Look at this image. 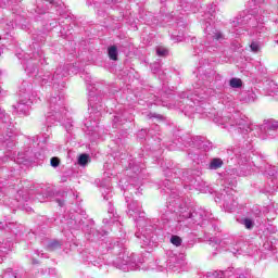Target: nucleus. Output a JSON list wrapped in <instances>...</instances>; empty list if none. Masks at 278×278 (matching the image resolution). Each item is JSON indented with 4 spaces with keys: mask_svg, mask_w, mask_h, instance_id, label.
<instances>
[{
    "mask_svg": "<svg viewBox=\"0 0 278 278\" xmlns=\"http://www.w3.org/2000/svg\"><path fill=\"white\" fill-rule=\"evenodd\" d=\"M109 58H110V60H113L114 62H116V60H118V49L116 48V46H112L109 48Z\"/></svg>",
    "mask_w": 278,
    "mask_h": 278,
    "instance_id": "obj_1",
    "label": "nucleus"
},
{
    "mask_svg": "<svg viewBox=\"0 0 278 278\" xmlns=\"http://www.w3.org/2000/svg\"><path fill=\"white\" fill-rule=\"evenodd\" d=\"M90 162V156L88 154H80L78 157L79 166H86Z\"/></svg>",
    "mask_w": 278,
    "mask_h": 278,
    "instance_id": "obj_2",
    "label": "nucleus"
},
{
    "mask_svg": "<svg viewBox=\"0 0 278 278\" xmlns=\"http://www.w3.org/2000/svg\"><path fill=\"white\" fill-rule=\"evenodd\" d=\"M220 166H223V161H220V159H214L210 164V168H212L213 170H216V168H220Z\"/></svg>",
    "mask_w": 278,
    "mask_h": 278,
    "instance_id": "obj_3",
    "label": "nucleus"
},
{
    "mask_svg": "<svg viewBox=\"0 0 278 278\" xmlns=\"http://www.w3.org/2000/svg\"><path fill=\"white\" fill-rule=\"evenodd\" d=\"M230 87L231 88H241L242 87V80L239 79V78L230 79Z\"/></svg>",
    "mask_w": 278,
    "mask_h": 278,
    "instance_id": "obj_4",
    "label": "nucleus"
},
{
    "mask_svg": "<svg viewBox=\"0 0 278 278\" xmlns=\"http://www.w3.org/2000/svg\"><path fill=\"white\" fill-rule=\"evenodd\" d=\"M265 127H266L268 134H270V131H277V129H278L277 123H268V124H266Z\"/></svg>",
    "mask_w": 278,
    "mask_h": 278,
    "instance_id": "obj_5",
    "label": "nucleus"
},
{
    "mask_svg": "<svg viewBox=\"0 0 278 278\" xmlns=\"http://www.w3.org/2000/svg\"><path fill=\"white\" fill-rule=\"evenodd\" d=\"M170 242L172 244H174L175 247H180L181 245V238L177 237V236H173L170 238Z\"/></svg>",
    "mask_w": 278,
    "mask_h": 278,
    "instance_id": "obj_6",
    "label": "nucleus"
},
{
    "mask_svg": "<svg viewBox=\"0 0 278 278\" xmlns=\"http://www.w3.org/2000/svg\"><path fill=\"white\" fill-rule=\"evenodd\" d=\"M156 53L161 58H164V55H168V50H166L165 48H157L156 49Z\"/></svg>",
    "mask_w": 278,
    "mask_h": 278,
    "instance_id": "obj_7",
    "label": "nucleus"
},
{
    "mask_svg": "<svg viewBox=\"0 0 278 278\" xmlns=\"http://www.w3.org/2000/svg\"><path fill=\"white\" fill-rule=\"evenodd\" d=\"M50 164H51V166H52L53 168H58V167L60 166V159H58V157H52V159L50 160Z\"/></svg>",
    "mask_w": 278,
    "mask_h": 278,
    "instance_id": "obj_8",
    "label": "nucleus"
},
{
    "mask_svg": "<svg viewBox=\"0 0 278 278\" xmlns=\"http://www.w3.org/2000/svg\"><path fill=\"white\" fill-rule=\"evenodd\" d=\"M250 49L254 53H257L260 51V45H257V42H252L251 46H250Z\"/></svg>",
    "mask_w": 278,
    "mask_h": 278,
    "instance_id": "obj_9",
    "label": "nucleus"
},
{
    "mask_svg": "<svg viewBox=\"0 0 278 278\" xmlns=\"http://www.w3.org/2000/svg\"><path fill=\"white\" fill-rule=\"evenodd\" d=\"M243 225L247 229H252L253 228V222L251 219H244Z\"/></svg>",
    "mask_w": 278,
    "mask_h": 278,
    "instance_id": "obj_10",
    "label": "nucleus"
},
{
    "mask_svg": "<svg viewBox=\"0 0 278 278\" xmlns=\"http://www.w3.org/2000/svg\"><path fill=\"white\" fill-rule=\"evenodd\" d=\"M58 203H59V205H60V207H62V205H64V202L63 201H58Z\"/></svg>",
    "mask_w": 278,
    "mask_h": 278,
    "instance_id": "obj_11",
    "label": "nucleus"
},
{
    "mask_svg": "<svg viewBox=\"0 0 278 278\" xmlns=\"http://www.w3.org/2000/svg\"><path fill=\"white\" fill-rule=\"evenodd\" d=\"M0 255H3V250H0Z\"/></svg>",
    "mask_w": 278,
    "mask_h": 278,
    "instance_id": "obj_12",
    "label": "nucleus"
},
{
    "mask_svg": "<svg viewBox=\"0 0 278 278\" xmlns=\"http://www.w3.org/2000/svg\"><path fill=\"white\" fill-rule=\"evenodd\" d=\"M1 262H3V258H0V264H1Z\"/></svg>",
    "mask_w": 278,
    "mask_h": 278,
    "instance_id": "obj_13",
    "label": "nucleus"
}]
</instances>
